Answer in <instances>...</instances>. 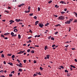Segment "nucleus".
Listing matches in <instances>:
<instances>
[{"label": "nucleus", "mask_w": 77, "mask_h": 77, "mask_svg": "<svg viewBox=\"0 0 77 77\" xmlns=\"http://www.w3.org/2000/svg\"><path fill=\"white\" fill-rule=\"evenodd\" d=\"M64 17L63 16H61L60 17H59L58 19L59 20H64Z\"/></svg>", "instance_id": "obj_1"}, {"label": "nucleus", "mask_w": 77, "mask_h": 77, "mask_svg": "<svg viewBox=\"0 0 77 77\" xmlns=\"http://www.w3.org/2000/svg\"><path fill=\"white\" fill-rule=\"evenodd\" d=\"M70 20H67L66 22H65V24H71V22Z\"/></svg>", "instance_id": "obj_2"}, {"label": "nucleus", "mask_w": 77, "mask_h": 77, "mask_svg": "<svg viewBox=\"0 0 77 77\" xmlns=\"http://www.w3.org/2000/svg\"><path fill=\"white\" fill-rule=\"evenodd\" d=\"M43 26L44 25L42 23H39L38 24V26L39 27H40L41 28H42Z\"/></svg>", "instance_id": "obj_3"}, {"label": "nucleus", "mask_w": 77, "mask_h": 77, "mask_svg": "<svg viewBox=\"0 0 77 77\" xmlns=\"http://www.w3.org/2000/svg\"><path fill=\"white\" fill-rule=\"evenodd\" d=\"M60 3L61 4H66V3L65 2H64L63 1H61L60 2Z\"/></svg>", "instance_id": "obj_4"}, {"label": "nucleus", "mask_w": 77, "mask_h": 77, "mask_svg": "<svg viewBox=\"0 0 77 77\" xmlns=\"http://www.w3.org/2000/svg\"><path fill=\"white\" fill-rule=\"evenodd\" d=\"M15 21L17 22H19L21 21L20 19H16V20H15Z\"/></svg>", "instance_id": "obj_5"}, {"label": "nucleus", "mask_w": 77, "mask_h": 77, "mask_svg": "<svg viewBox=\"0 0 77 77\" xmlns=\"http://www.w3.org/2000/svg\"><path fill=\"white\" fill-rule=\"evenodd\" d=\"M9 22H11L10 23V25H11V24L12 23H14V21L11 20L9 21Z\"/></svg>", "instance_id": "obj_6"}, {"label": "nucleus", "mask_w": 77, "mask_h": 77, "mask_svg": "<svg viewBox=\"0 0 77 77\" xmlns=\"http://www.w3.org/2000/svg\"><path fill=\"white\" fill-rule=\"evenodd\" d=\"M24 5V4H21L20 5H19L18 6V7H21V6H23V5Z\"/></svg>", "instance_id": "obj_7"}, {"label": "nucleus", "mask_w": 77, "mask_h": 77, "mask_svg": "<svg viewBox=\"0 0 77 77\" xmlns=\"http://www.w3.org/2000/svg\"><path fill=\"white\" fill-rule=\"evenodd\" d=\"M38 23H39V21H36L35 22V26L37 25V24H38Z\"/></svg>", "instance_id": "obj_8"}, {"label": "nucleus", "mask_w": 77, "mask_h": 77, "mask_svg": "<svg viewBox=\"0 0 77 77\" xmlns=\"http://www.w3.org/2000/svg\"><path fill=\"white\" fill-rule=\"evenodd\" d=\"M29 12H30V10L25 11H24L25 13H28Z\"/></svg>", "instance_id": "obj_9"}, {"label": "nucleus", "mask_w": 77, "mask_h": 77, "mask_svg": "<svg viewBox=\"0 0 77 77\" xmlns=\"http://www.w3.org/2000/svg\"><path fill=\"white\" fill-rule=\"evenodd\" d=\"M18 31V30H17V29H14V32H17Z\"/></svg>", "instance_id": "obj_10"}, {"label": "nucleus", "mask_w": 77, "mask_h": 77, "mask_svg": "<svg viewBox=\"0 0 77 77\" xmlns=\"http://www.w3.org/2000/svg\"><path fill=\"white\" fill-rule=\"evenodd\" d=\"M8 63L9 65H10L11 66H13V65L12 64V63H11V62L10 63Z\"/></svg>", "instance_id": "obj_11"}, {"label": "nucleus", "mask_w": 77, "mask_h": 77, "mask_svg": "<svg viewBox=\"0 0 77 77\" xmlns=\"http://www.w3.org/2000/svg\"><path fill=\"white\" fill-rule=\"evenodd\" d=\"M19 71L20 72H22V69H19Z\"/></svg>", "instance_id": "obj_12"}, {"label": "nucleus", "mask_w": 77, "mask_h": 77, "mask_svg": "<svg viewBox=\"0 0 77 77\" xmlns=\"http://www.w3.org/2000/svg\"><path fill=\"white\" fill-rule=\"evenodd\" d=\"M60 13H61V14H65V13H66V12L62 11Z\"/></svg>", "instance_id": "obj_13"}, {"label": "nucleus", "mask_w": 77, "mask_h": 77, "mask_svg": "<svg viewBox=\"0 0 77 77\" xmlns=\"http://www.w3.org/2000/svg\"><path fill=\"white\" fill-rule=\"evenodd\" d=\"M18 38L19 39L21 38V35H20L19 34L18 35Z\"/></svg>", "instance_id": "obj_14"}, {"label": "nucleus", "mask_w": 77, "mask_h": 77, "mask_svg": "<svg viewBox=\"0 0 77 77\" xmlns=\"http://www.w3.org/2000/svg\"><path fill=\"white\" fill-rule=\"evenodd\" d=\"M30 52L32 53V54H34L35 53V52L34 51H30Z\"/></svg>", "instance_id": "obj_15"}, {"label": "nucleus", "mask_w": 77, "mask_h": 77, "mask_svg": "<svg viewBox=\"0 0 77 77\" xmlns=\"http://www.w3.org/2000/svg\"><path fill=\"white\" fill-rule=\"evenodd\" d=\"M50 25V23H46V24H45V26H48V25Z\"/></svg>", "instance_id": "obj_16"}, {"label": "nucleus", "mask_w": 77, "mask_h": 77, "mask_svg": "<svg viewBox=\"0 0 77 77\" xmlns=\"http://www.w3.org/2000/svg\"><path fill=\"white\" fill-rule=\"evenodd\" d=\"M46 58H47V59H49L50 58V56L48 55H47V57H46Z\"/></svg>", "instance_id": "obj_17"}, {"label": "nucleus", "mask_w": 77, "mask_h": 77, "mask_svg": "<svg viewBox=\"0 0 77 77\" xmlns=\"http://www.w3.org/2000/svg\"><path fill=\"white\" fill-rule=\"evenodd\" d=\"M10 35H14V33L13 32H11V33H10Z\"/></svg>", "instance_id": "obj_18"}, {"label": "nucleus", "mask_w": 77, "mask_h": 77, "mask_svg": "<svg viewBox=\"0 0 77 77\" xmlns=\"http://www.w3.org/2000/svg\"><path fill=\"white\" fill-rule=\"evenodd\" d=\"M58 26H61V25L60 24H57L55 26H56V27H57Z\"/></svg>", "instance_id": "obj_19"}, {"label": "nucleus", "mask_w": 77, "mask_h": 77, "mask_svg": "<svg viewBox=\"0 0 77 77\" xmlns=\"http://www.w3.org/2000/svg\"><path fill=\"white\" fill-rule=\"evenodd\" d=\"M74 23H77V20L75 19L74 20Z\"/></svg>", "instance_id": "obj_20"}, {"label": "nucleus", "mask_w": 77, "mask_h": 77, "mask_svg": "<svg viewBox=\"0 0 77 77\" xmlns=\"http://www.w3.org/2000/svg\"><path fill=\"white\" fill-rule=\"evenodd\" d=\"M37 74H35V73H34L33 74V76L35 77L36 76H37Z\"/></svg>", "instance_id": "obj_21"}, {"label": "nucleus", "mask_w": 77, "mask_h": 77, "mask_svg": "<svg viewBox=\"0 0 77 77\" xmlns=\"http://www.w3.org/2000/svg\"><path fill=\"white\" fill-rule=\"evenodd\" d=\"M33 18L34 19H35V20H36L37 18V17L36 16H35V17H33Z\"/></svg>", "instance_id": "obj_22"}, {"label": "nucleus", "mask_w": 77, "mask_h": 77, "mask_svg": "<svg viewBox=\"0 0 77 77\" xmlns=\"http://www.w3.org/2000/svg\"><path fill=\"white\" fill-rule=\"evenodd\" d=\"M32 38V36L29 37H28V38H27V39H30V38Z\"/></svg>", "instance_id": "obj_23"}, {"label": "nucleus", "mask_w": 77, "mask_h": 77, "mask_svg": "<svg viewBox=\"0 0 77 77\" xmlns=\"http://www.w3.org/2000/svg\"><path fill=\"white\" fill-rule=\"evenodd\" d=\"M52 2V1L51 0L48 2V3L49 4H51Z\"/></svg>", "instance_id": "obj_24"}, {"label": "nucleus", "mask_w": 77, "mask_h": 77, "mask_svg": "<svg viewBox=\"0 0 77 77\" xmlns=\"http://www.w3.org/2000/svg\"><path fill=\"white\" fill-rule=\"evenodd\" d=\"M38 11H40V8L38 7Z\"/></svg>", "instance_id": "obj_25"}, {"label": "nucleus", "mask_w": 77, "mask_h": 77, "mask_svg": "<svg viewBox=\"0 0 77 77\" xmlns=\"http://www.w3.org/2000/svg\"><path fill=\"white\" fill-rule=\"evenodd\" d=\"M16 36H17V35H11V36L12 37H16Z\"/></svg>", "instance_id": "obj_26"}, {"label": "nucleus", "mask_w": 77, "mask_h": 77, "mask_svg": "<svg viewBox=\"0 0 77 77\" xmlns=\"http://www.w3.org/2000/svg\"><path fill=\"white\" fill-rule=\"evenodd\" d=\"M51 39L53 40V41H54L55 39L53 37H51Z\"/></svg>", "instance_id": "obj_27"}, {"label": "nucleus", "mask_w": 77, "mask_h": 77, "mask_svg": "<svg viewBox=\"0 0 77 77\" xmlns=\"http://www.w3.org/2000/svg\"><path fill=\"white\" fill-rule=\"evenodd\" d=\"M65 72H67V73H68L69 72L66 69L65 70Z\"/></svg>", "instance_id": "obj_28"}, {"label": "nucleus", "mask_w": 77, "mask_h": 77, "mask_svg": "<svg viewBox=\"0 0 77 77\" xmlns=\"http://www.w3.org/2000/svg\"><path fill=\"white\" fill-rule=\"evenodd\" d=\"M36 74H38V75H41V74L40 73H38V72H36Z\"/></svg>", "instance_id": "obj_29"}, {"label": "nucleus", "mask_w": 77, "mask_h": 77, "mask_svg": "<svg viewBox=\"0 0 77 77\" xmlns=\"http://www.w3.org/2000/svg\"><path fill=\"white\" fill-rule=\"evenodd\" d=\"M30 49H28V50L27 51V52H30Z\"/></svg>", "instance_id": "obj_30"}, {"label": "nucleus", "mask_w": 77, "mask_h": 77, "mask_svg": "<svg viewBox=\"0 0 77 77\" xmlns=\"http://www.w3.org/2000/svg\"><path fill=\"white\" fill-rule=\"evenodd\" d=\"M32 15H33V14L32 13L31 14H29V16H32Z\"/></svg>", "instance_id": "obj_31"}, {"label": "nucleus", "mask_w": 77, "mask_h": 77, "mask_svg": "<svg viewBox=\"0 0 77 77\" xmlns=\"http://www.w3.org/2000/svg\"><path fill=\"white\" fill-rule=\"evenodd\" d=\"M1 57H4V54H2Z\"/></svg>", "instance_id": "obj_32"}, {"label": "nucleus", "mask_w": 77, "mask_h": 77, "mask_svg": "<svg viewBox=\"0 0 77 77\" xmlns=\"http://www.w3.org/2000/svg\"><path fill=\"white\" fill-rule=\"evenodd\" d=\"M71 28L70 27L69 28V32H70L71 30Z\"/></svg>", "instance_id": "obj_33"}, {"label": "nucleus", "mask_w": 77, "mask_h": 77, "mask_svg": "<svg viewBox=\"0 0 77 77\" xmlns=\"http://www.w3.org/2000/svg\"><path fill=\"white\" fill-rule=\"evenodd\" d=\"M58 32H56L55 33V35H57V34H58Z\"/></svg>", "instance_id": "obj_34"}, {"label": "nucleus", "mask_w": 77, "mask_h": 77, "mask_svg": "<svg viewBox=\"0 0 77 77\" xmlns=\"http://www.w3.org/2000/svg\"><path fill=\"white\" fill-rule=\"evenodd\" d=\"M40 69L41 70H43V68L41 67H40Z\"/></svg>", "instance_id": "obj_35"}, {"label": "nucleus", "mask_w": 77, "mask_h": 77, "mask_svg": "<svg viewBox=\"0 0 77 77\" xmlns=\"http://www.w3.org/2000/svg\"><path fill=\"white\" fill-rule=\"evenodd\" d=\"M60 67H61L60 68L62 69H63L64 68V67L63 66H60Z\"/></svg>", "instance_id": "obj_36"}, {"label": "nucleus", "mask_w": 77, "mask_h": 77, "mask_svg": "<svg viewBox=\"0 0 77 77\" xmlns=\"http://www.w3.org/2000/svg\"><path fill=\"white\" fill-rule=\"evenodd\" d=\"M56 46V45H52V47H55V46Z\"/></svg>", "instance_id": "obj_37"}, {"label": "nucleus", "mask_w": 77, "mask_h": 77, "mask_svg": "<svg viewBox=\"0 0 77 77\" xmlns=\"http://www.w3.org/2000/svg\"><path fill=\"white\" fill-rule=\"evenodd\" d=\"M11 57L12 58H14V55H13Z\"/></svg>", "instance_id": "obj_38"}, {"label": "nucleus", "mask_w": 77, "mask_h": 77, "mask_svg": "<svg viewBox=\"0 0 77 77\" xmlns=\"http://www.w3.org/2000/svg\"><path fill=\"white\" fill-rule=\"evenodd\" d=\"M8 55L9 56H11V54H8Z\"/></svg>", "instance_id": "obj_39"}, {"label": "nucleus", "mask_w": 77, "mask_h": 77, "mask_svg": "<svg viewBox=\"0 0 77 77\" xmlns=\"http://www.w3.org/2000/svg\"><path fill=\"white\" fill-rule=\"evenodd\" d=\"M1 37H2L3 38H4L5 37L4 36V35H3V34H2Z\"/></svg>", "instance_id": "obj_40"}, {"label": "nucleus", "mask_w": 77, "mask_h": 77, "mask_svg": "<svg viewBox=\"0 0 77 77\" xmlns=\"http://www.w3.org/2000/svg\"><path fill=\"white\" fill-rule=\"evenodd\" d=\"M16 65L17 66H21V65H19V64H16Z\"/></svg>", "instance_id": "obj_41"}, {"label": "nucleus", "mask_w": 77, "mask_h": 77, "mask_svg": "<svg viewBox=\"0 0 77 77\" xmlns=\"http://www.w3.org/2000/svg\"><path fill=\"white\" fill-rule=\"evenodd\" d=\"M28 9L29 10H30V6H29L28 7Z\"/></svg>", "instance_id": "obj_42"}, {"label": "nucleus", "mask_w": 77, "mask_h": 77, "mask_svg": "<svg viewBox=\"0 0 77 77\" xmlns=\"http://www.w3.org/2000/svg\"><path fill=\"white\" fill-rule=\"evenodd\" d=\"M51 38V36H50L49 37H48V40H50V38Z\"/></svg>", "instance_id": "obj_43"}, {"label": "nucleus", "mask_w": 77, "mask_h": 77, "mask_svg": "<svg viewBox=\"0 0 77 77\" xmlns=\"http://www.w3.org/2000/svg\"><path fill=\"white\" fill-rule=\"evenodd\" d=\"M70 43V42H65V44H66V43Z\"/></svg>", "instance_id": "obj_44"}, {"label": "nucleus", "mask_w": 77, "mask_h": 77, "mask_svg": "<svg viewBox=\"0 0 77 77\" xmlns=\"http://www.w3.org/2000/svg\"><path fill=\"white\" fill-rule=\"evenodd\" d=\"M23 62L24 63H26V60H23Z\"/></svg>", "instance_id": "obj_45"}, {"label": "nucleus", "mask_w": 77, "mask_h": 77, "mask_svg": "<svg viewBox=\"0 0 77 77\" xmlns=\"http://www.w3.org/2000/svg\"><path fill=\"white\" fill-rule=\"evenodd\" d=\"M75 66H72V65H71L70 66V67H72V68L73 67H74Z\"/></svg>", "instance_id": "obj_46"}, {"label": "nucleus", "mask_w": 77, "mask_h": 77, "mask_svg": "<svg viewBox=\"0 0 77 77\" xmlns=\"http://www.w3.org/2000/svg\"><path fill=\"white\" fill-rule=\"evenodd\" d=\"M3 63L5 65L6 64V62L5 61H4Z\"/></svg>", "instance_id": "obj_47"}, {"label": "nucleus", "mask_w": 77, "mask_h": 77, "mask_svg": "<svg viewBox=\"0 0 77 77\" xmlns=\"http://www.w3.org/2000/svg\"><path fill=\"white\" fill-rule=\"evenodd\" d=\"M3 52V51H2L1 52H0V53L2 54Z\"/></svg>", "instance_id": "obj_48"}, {"label": "nucleus", "mask_w": 77, "mask_h": 77, "mask_svg": "<svg viewBox=\"0 0 77 77\" xmlns=\"http://www.w3.org/2000/svg\"><path fill=\"white\" fill-rule=\"evenodd\" d=\"M37 63V61H34L33 62V63Z\"/></svg>", "instance_id": "obj_49"}, {"label": "nucleus", "mask_w": 77, "mask_h": 77, "mask_svg": "<svg viewBox=\"0 0 77 77\" xmlns=\"http://www.w3.org/2000/svg\"><path fill=\"white\" fill-rule=\"evenodd\" d=\"M69 47V45H67L66 46H65V47H66V48H67Z\"/></svg>", "instance_id": "obj_50"}, {"label": "nucleus", "mask_w": 77, "mask_h": 77, "mask_svg": "<svg viewBox=\"0 0 77 77\" xmlns=\"http://www.w3.org/2000/svg\"><path fill=\"white\" fill-rule=\"evenodd\" d=\"M21 52V53H24V52H23L22 51H20V52Z\"/></svg>", "instance_id": "obj_51"}, {"label": "nucleus", "mask_w": 77, "mask_h": 77, "mask_svg": "<svg viewBox=\"0 0 77 77\" xmlns=\"http://www.w3.org/2000/svg\"><path fill=\"white\" fill-rule=\"evenodd\" d=\"M67 11V9L66 8L64 9V11Z\"/></svg>", "instance_id": "obj_52"}, {"label": "nucleus", "mask_w": 77, "mask_h": 77, "mask_svg": "<svg viewBox=\"0 0 77 77\" xmlns=\"http://www.w3.org/2000/svg\"><path fill=\"white\" fill-rule=\"evenodd\" d=\"M54 16H55V17H56V18L58 17V16H57V15H54Z\"/></svg>", "instance_id": "obj_53"}, {"label": "nucleus", "mask_w": 77, "mask_h": 77, "mask_svg": "<svg viewBox=\"0 0 77 77\" xmlns=\"http://www.w3.org/2000/svg\"><path fill=\"white\" fill-rule=\"evenodd\" d=\"M3 72H4V71H3V70H1V71H0V72H2V73H3Z\"/></svg>", "instance_id": "obj_54"}, {"label": "nucleus", "mask_w": 77, "mask_h": 77, "mask_svg": "<svg viewBox=\"0 0 77 77\" xmlns=\"http://www.w3.org/2000/svg\"><path fill=\"white\" fill-rule=\"evenodd\" d=\"M47 48H48V47L47 46H45V47L44 48L47 49Z\"/></svg>", "instance_id": "obj_55"}, {"label": "nucleus", "mask_w": 77, "mask_h": 77, "mask_svg": "<svg viewBox=\"0 0 77 77\" xmlns=\"http://www.w3.org/2000/svg\"><path fill=\"white\" fill-rule=\"evenodd\" d=\"M23 54V53H22L21 52H20L18 53V54Z\"/></svg>", "instance_id": "obj_56"}, {"label": "nucleus", "mask_w": 77, "mask_h": 77, "mask_svg": "<svg viewBox=\"0 0 77 77\" xmlns=\"http://www.w3.org/2000/svg\"><path fill=\"white\" fill-rule=\"evenodd\" d=\"M58 5H56L55 6V8H56L57 7H58Z\"/></svg>", "instance_id": "obj_57"}, {"label": "nucleus", "mask_w": 77, "mask_h": 77, "mask_svg": "<svg viewBox=\"0 0 77 77\" xmlns=\"http://www.w3.org/2000/svg\"><path fill=\"white\" fill-rule=\"evenodd\" d=\"M31 48H32V49H35V48L33 47H30V49H31Z\"/></svg>", "instance_id": "obj_58"}, {"label": "nucleus", "mask_w": 77, "mask_h": 77, "mask_svg": "<svg viewBox=\"0 0 77 77\" xmlns=\"http://www.w3.org/2000/svg\"><path fill=\"white\" fill-rule=\"evenodd\" d=\"M72 50H75V48H72Z\"/></svg>", "instance_id": "obj_59"}, {"label": "nucleus", "mask_w": 77, "mask_h": 77, "mask_svg": "<svg viewBox=\"0 0 77 77\" xmlns=\"http://www.w3.org/2000/svg\"><path fill=\"white\" fill-rule=\"evenodd\" d=\"M75 61L76 62H77V59H75Z\"/></svg>", "instance_id": "obj_60"}, {"label": "nucleus", "mask_w": 77, "mask_h": 77, "mask_svg": "<svg viewBox=\"0 0 77 77\" xmlns=\"http://www.w3.org/2000/svg\"><path fill=\"white\" fill-rule=\"evenodd\" d=\"M12 76V74L9 75V76H10V77H11V76Z\"/></svg>", "instance_id": "obj_61"}, {"label": "nucleus", "mask_w": 77, "mask_h": 77, "mask_svg": "<svg viewBox=\"0 0 77 77\" xmlns=\"http://www.w3.org/2000/svg\"><path fill=\"white\" fill-rule=\"evenodd\" d=\"M4 39H5L6 40H7L8 39V38H7V37H5V38H4Z\"/></svg>", "instance_id": "obj_62"}, {"label": "nucleus", "mask_w": 77, "mask_h": 77, "mask_svg": "<svg viewBox=\"0 0 77 77\" xmlns=\"http://www.w3.org/2000/svg\"><path fill=\"white\" fill-rule=\"evenodd\" d=\"M4 35H8V34H6V33H4Z\"/></svg>", "instance_id": "obj_63"}, {"label": "nucleus", "mask_w": 77, "mask_h": 77, "mask_svg": "<svg viewBox=\"0 0 77 77\" xmlns=\"http://www.w3.org/2000/svg\"><path fill=\"white\" fill-rule=\"evenodd\" d=\"M17 28V26H14V27L13 29H16Z\"/></svg>", "instance_id": "obj_64"}]
</instances>
